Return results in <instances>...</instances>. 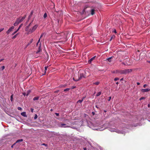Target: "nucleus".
Wrapping results in <instances>:
<instances>
[{
	"instance_id": "7ed1b4c3",
	"label": "nucleus",
	"mask_w": 150,
	"mask_h": 150,
	"mask_svg": "<svg viewBox=\"0 0 150 150\" xmlns=\"http://www.w3.org/2000/svg\"><path fill=\"white\" fill-rule=\"evenodd\" d=\"M38 25H35L32 28H30L28 31V33H30L33 32L37 28Z\"/></svg>"
},
{
	"instance_id": "37998d69",
	"label": "nucleus",
	"mask_w": 150,
	"mask_h": 150,
	"mask_svg": "<svg viewBox=\"0 0 150 150\" xmlns=\"http://www.w3.org/2000/svg\"><path fill=\"white\" fill-rule=\"evenodd\" d=\"M26 15H25L24 16H23L22 17L24 19H25V18H26Z\"/></svg>"
},
{
	"instance_id": "473e14b6",
	"label": "nucleus",
	"mask_w": 150,
	"mask_h": 150,
	"mask_svg": "<svg viewBox=\"0 0 150 150\" xmlns=\"http://www.w3.org/2000/svg\"><path fill=\"white\" fill-rule=\"evenodd\" d=\"M18 109L19 110H21L22 109V108L20 107H18Z\"/></svg>"
},
{
	"instance_id": "9d476101",
	"label": "nucleus",
	"mask_w": 150,
	"mask_h": 150,
	"mask_svg": "<svg viewBox=\"0 0 150 150\" xmlns=\"http://www.w3.org/2000/svg\"><path fill=\"white\" fill-rule=\"evenodd\" d=\"M115 73L122 74V70H116L115 71Z\"/></svg>"
},
{
	"instance_id": "393cba45",
	"label": "nucleus",
	"mask_w": 150,
	"mask_h": 150,
	"mask_svg": "<svg viewBox=\"0 0 150 150\" xmlns=\"http://www.w3.org/2000/svg\"><path fill=\"white\" fill-rule=\"evenodd\" d=\"M23 25V24H21L19 25L18 29H17V30H19L20 28Z\"/></svg>"
},
{
	"instance_id": "c9c22d12",
	"label": "nucleus",
	"mask_w": 150,
	"mask_h": 150,
	"mask_svg": "<svg viewBox=\"0 0 150 150\" xmlns=\"http://www.w3.org/2000/svg\"><path fill=\"white\" fill-rule=\"evenodd\" d=\"M144 99H145V98L144 97H142L141 98H140L139 100H142Z\"/></svg>"
},
{
	"instance_id": "4d7b16f0",
	"label": "nucleus",
	"mask_w": 150,
	"mask_h": 150,
	"mask_svg": "<svg viewBox=\"0 0 150 150\" xmlns=\"http://www.w3.org/2000/svg\"><path fill=\"white\" fill-rule=\"evenodd\" d=\"M111 97H109V100H110V99H111Z\"/></svg>"
},
{
	"instance_id": "2f4dec72",
	"label": "nucleus",
	"mask_w": 150,
	"mask_h": 150,
	"mask_svg": "<svg viewBox=\"0 0 150 150\" xmlns=\"http://www.w3.org/2000/svg\"><path fill=\"white\" fill-rule=\"evenodd\" d=\"M113 37H115V36L113 35V36H112V37H111L110 38V41H111V40H112V39L113 38Z\"/></svg>"
},
{
	"instance_id": "4468645a",
	"label": "nucleus",
	"mask_w": 150,
	"mask_h": 150,
	"mask_svg": "<svg viewBox=\"0 0 150 150\" xmlns=\"http://www.w3.org/2000/svg\"><path fill=\"white\" fill-rule=\"evenodd\" d=\"M113 57H109L107 59L108 61L110 62H111V59L113 58Z\"/></svg>"
},
{
	"instance_id": "aec40b11",
	"label": "nucleus",
	"mask_w": 150,
	"mask_h": 150,
	"mask_svg": "<svg viewBox=\"0 0 150 150\" xmlns=\"http://www.w3.org/2000/svg\"><path fill=\"white\" fill-rule=\"evenodd\" d=\"M101 91L99 92L96 95V96H99L101 94Z\"/></svg>"
},
{
	"instance_id": "5701e85b",
	"label": "nucleus",
	"mask_w": 150,
	"mask_h": 150,
	"mask_svg": "<svg viewBox=\"0 0 150 150\" xmlns=\"http://www.w3.org/2000/svg\"><path fill=\"white\" fill-rule=\"evenodd\" d=\"M99 83H100V82H98V81L93 83V84H95L96 85H98Z\"/></svg>"
},
{
	"instance_id": "0e129e2a",
	"label": "nucleus",
	"mask_w": 150,
	"mask_h": 150,
	"mask_svg": "<svg viewBox=\"0 0 150 150\" xmlns=\"http://www.w3.org/2000/svg\"><path fill=\"white\" fill-rule=\"evenodd\" d=\"M104 112H106V111L105 110H104Z\"/></svg>"
},
{
	"instance_id": "f8f14e48",
	"label": "nucleus",
	"mask_w": 150,
	"mask_h": 150,
	"mask_svg": "<svg viewBox=\"0 0 150 150\" xmlns=\"http://www.w3.org/2000/svg\"><path fill=\"white\" fill-rule=\"evenodd\" d=\"M40 45L39 47L38 50L37 51V52H36V54H38V53H39L41 51H42V49L41 48V46H40Z\"/></svg>"
},
{
	"instance_id": "58836bf2",
	"label": "nucleus",
	"mask_w": 150,
	"mask_h": 150,
	"mask_svg": "<svg viewBox=\"0 0 150 150\" xmlns=\"http://www.w3.org/2000/svg\"><path fill=\"white\" fill-rule=\"evenodd\" d=\"M147 86V85L146 84H145L143 86V87L144 88H146V86Z\"/></svg>"
},
{
	"instance_id": "b1692460",
	"label": "nucleus",
	"mask_w": 150,
	"mask_h": 150,
	"mask_svg": "<svg viewBox=\"0 0 150 150\" xmlns=\"http://www.w3.org/2000/svg\"><path fill=\"white\" fill-rule=\"evenodd\" d=\"M18 34H16V35H14L12 38V39H14L15 38L16 36H17V35H18Z\"/></svg>"
},
{
	"instance_id": "4be33fe9",
	"label": "nucleus",
	"mask_w": 150,
	"mask_h": 150,
	"mask_svg": "<svg viewBox=\"0 0 150 150\" xmlns=\"http://www.w3.org/2000/svg\"><path fill=\"white\" fill-rule=\"evenodd\" d=\"M13 95L12 94L11 96V98H10V100H11V102H12L13 100Z\"/></svg>"
},
{
	"instance_id": "e2e57ef3",
	"label": "nucleus",
	"mask_w": 150,
	"mask_h": 150,
	"mask_svg": "<svg viewBox=\"0 0 150 150\" xmlns=\"http://www.w3.org/2000/svg\"><path fill=\"white\" fill-rule=\"evenodd\" d=\"M39 43L37 42L36 44V45H38Z\"/></svg>"
},
{
	"instance_id": "680f3d73",
	"label": "nucleus",
	"mask_w": 150,
	"mask_h": 150,
	"mask_svg": "<svg viewBox=\"0 0 150 150\" xmlns=\"http://www.w3.org/2000/svg\"><path fill=\"white\" fill-rule=\"evenodd\" d=\"M122 64H123L125 65V64L124 62H122Z\"/></svg>"
},
{
	"instance_id": "5fc2aeb1",
	"label": "nucleus",
	"mask_w": 150,
	"mask_h": 150,
	"mask_svg": "<svg viewBox=\"0 0 150 150\" xmlns=\"http://www.w3.org/2000/svg\"><path fill=\"white\" fill-rule=\"evenodd\" d=\"M147 62L148 63H150V61H147Z\"/></svg>"
},
{
	"instance_id": "c756f323",
	"label": "nucleus",
	"mask_w": 150,
	"mask_h": 150,
	"mask_svg": "<svg viewBox=\"0 0 150 150\" xmlns=\"http://www.w3.org/2000/svg\"><path fill=\"white\" fill-rule=\"evenodd\" d=\"M119 79V78H118L116 77L114 79V80L115 81H116L118 80Z\"/></svg>"
},
{
	"instance_id": "7c9ffc66",
	"label": "nucleus",
	"mask_w": 150,
	"mask_h": 150,
	"mask_svg": "<svg viewBox=\"0 0 150 150\" xmlns=\"http://www.w3.org/2000/svg\"><path fill=\"white\" fill-rule=\"evenodd\" d=\"M18 30H17L16 31H15L12 34V35H14V34H15V33H16L18 31Z\"/></svg>"
},
{
	"instance_id": "dca6fc26",
	"label": "nucleus",
	"mask_w": 150,
	"mask_h": 150,
	"mask_svg": "<svg viewBox=\"0 0 150 150\" xmlns=\"http://www.w3.org/2000/svg\"><path fill=\"white\" fill-rule=\"evenodd\" d=\"M23 141V139H21L18 140L16 142H15L16 143H18L20 142H21Z\"/></svg>"
},
{
	"instance_id": "6ab92c4d",
	"label": "nucleus",
	"mask_w": 150,
	"mask_h": 150,
	"mask_svg": "<svg viewBox=\"0 0 150 150\" xmlns=\"http://www.w3.org/2000/svg\"><path fill=\"white\" fill-rule=\"evenodd\" d=\"M47 14L46 13H45L44 14L43 18H45L47 17Z\"/></svg>"
},
{
	"instance_id": "8fccbe9b",
	"label": "nucleus",
	"mask_w": 150,
	"mask_h": 150,
	"mask_svg": "<svg viewBox=\"0 0 150 150\" xmlns=\"http://www.w3.org/2000/svg\"><path fill=\"white\" fill-rule=\"evenodd\" d=\"M148 107L149 108L150 107V104H148Z\"/></svg>"
},
{
	"instance_id": "f704fd0d",
	"label": "nucleus",
	"mask_w": 150,
	"mask_h": 150,
	"mask_svg": "<svg viewBox=\"0 0 150 150\" xmlns=\"http://www.w3.org/2000/svg\"><path fill=\"white\" fill-rule=\"evenodd\" d=\"M4 30V28H1L0 29V33L2 31Z\"/></svg>"
},
{
	"instance_id": "39448f33",
	"label": "nucleus",
	"mask_w": 150,
	"mask_h": 150,
	"mask_svg": "<svg viewBox=\"0 0 150 150\" xmlns=\"http://www.w3.org/2000/svg\"><path fill=\"white\" fill-rule=\"evenodd\" d=\"M21 22L20 20L18 18L17 19L16 22L14 23L13 25L14 26H16Z\"/></svg>"
},
{
	"instance_id": "774afa93",
	"label": "nucleus",
	"mask_w": 150,
	"mask_h": 150,
	"mask_svg": "<svg viewBox=\"0 0 150 150\" xmlns=\"http://www.w3.org/2000/svg\"><path fill=\"white\" fill-rule=\"evenodd\" d=\"M64 85H63L62 86V87H64Z\"/></svg>"
},
{
	"instance_id": "72a5a7b5",
	"label": "nucleus",
	"mask_w": 150,
	"mask_h": 150,
	"mask_svg": "<svg viewBox=\"0 0 150 150\" xmlns=\"http://www.w3.org/2000/svg\"><path fill=\"white\" fill-rule=\"evenodd\" d=\"M37 117H38L37 115L36 114H35V117H34V119H37Z\"/></svg>"
},
{
	"instance_id": "de8ad7c7",
	"label": "nucleus",
	"mask_w": 150,
	"mask_h": 150,
	"mask_svg": "<svg viewBox=\"0 0 150 150\" xmlns=\"http://www.w3.org/2000/svg\"><path fill=\"white\" fill-rule=\"evenodd\" d=\"M137 84L138 85H139L140 84V83L139 82H137Z\"/></svg>"
},
{
	"instance_id": "1a4fd4ad",
	"label": "nucleus",
	"mask_w": 150,
	"mask_h": 150,
	"mask_svg": "<svg viewBox=\"0 0 150 150\" xmlns=\"http://www.w3.org/2000/svg\"><path fill=\"white\" fill-rule=\"evenodd\" d=\"M141 91L143 92H147L149 91H150V89H143L141 90Z\"/></svg>"
},
{
	"instance_id": "a19ab883",
	"label": "nucleus",
	"mask_w": 150,
	"mask_h": 150,
	"mask_svg": "<svg viewBox=\"0 0 150 150\" xmlns=\"http://www.w3.org/2000/svg\"><path fill=\"white\" fill-rule=\"evenodd\" d=\"M55 114L57 116H58L59 115V113H55Z\"/></svg>"
},
{
	"instance_id": "09e8293b",
	"label": "nucleus",
	"mask_w": 150,
	"mask_h": 150,
	"mask_svg": "<svg viewBox=\"0 0 150 150\" xmlns=\"http://www.w3.org/2000/svg\"><path fill=\"white\" fill-rule=\"evenodd\" d=\"M83 149L84 150H86L87 149L86 148V147L84 148Z\"/></svg>"
},
{
	"instance_id": "ea45409f",
	"label": "nucleus",
	"mask_w": 150,
	"mask_h": 150,
	"mask_svg": "<svg viewBox=\"0 0 150 150\" xmlns=\"http://www.w3.org/2000/svg\"><path fill=\"white\" fill-rule=\"evenodd\" d=\"M30 110H31V112H33V110H34L33 109V108H31L30 109Z\"/></svg>"
},
{
	"instance_id": "423d86ee",
	"label": "nucleus",
	"mask_w": 150,
	"mask_h": 150,
	"mask_svg": "<svg viewBox=\"0 0 150 150\" xmlns=\"http://www.w3.org/2000/svg\"><path fill=\"white\" fill-rule=\"evenodd\" d=\"M14 28V27L13 26L9 28L8 30L6 32V33L7 34H9L10 32Z\"/></svg>"
},
{
	"instance_id": "9b49d317",
	"label": "nucleus",
	"mask_w": 150,
	"mask_h": 150,
	"mask_svg": "<svg viewBox=\"0 0 150 150\" xmlns=\"http://www.w3.org/2000/svg\"><path fill=\"white\" fill-rule=\"evenodd\" d=\"M95 56H94V57H92L90 59H89L88 61V63H89L90 64L91 63V62L95 59Z\"/></svg>"
},
{
	"instance_id": "c03bdc74",
	"label": "nucleus",
	"mask_w": 150,
	"mask_h": 150,
	"mask_svg": "<svg viewBox=\"0 0 150 150\" xmlns=\"http://www.w3.org/2000/svg\"><path fill=\"white\" fill-rule=\"evenodd\" d=\"M4 60V59H0V62H1V61H3Z\"/></svg>"
},
{
	"instance_id": "bb28decb",
	"label": "nucleus",
	"mask_w": 150,
	"mask_h": 150,
	"mask_svg": "<svg viewBox=\"0 0 150 150\" xmlns=\"http://www.w3.org/2000/svg\"><path fill=\"white\" fill-rule=\"evenodd\" d=\"M33 39H31V41L30 42V43H28V44L27 45V47L30 44L33 42Z\"/></svg>"
},
{
	"instance_id": "603ef678",
	"label": "nucleus",
	"mask_w": 150,
	"mask_h": 150,
	"mask_svg": "<svg viewBox=\"0 0 150 150\" xmlns=\"http://www.w3.org/2000/svg\"><path fill=\"white\" fill-rule=\"evenodd\" d=\"M59 92V91H55L54 92V93H58V92Z\"/></svg>"
},
{
	"instance_id": "f03ea898",
	"label": "nucleus",
	"mask_w": 150,
	"mask_h": 150,
	"mask_svg": "<svg viewBox=\"0 0 150 150\" xmlns=\"http://www.w3.org/2000/svg\"><path fill=\"white\" fill-rule=\"evenodd\" d=\"M132 71V70L131 69H127L122 70V74L125 75L131 72Z\"/></svg>"
},
{
	"instance_id": "2eb2a0df",
	"label": "nucleus",
	"mask_w": 150,
	"mask_h": 150,
	"mask_svg": "<svg viewBox=\"0 0 150 150\" xmlns=\"http://www.w3.org/2000/svg\"><path fill=\"white\" fill-rule=\"evenodd\" d=\"M39 97H35L33 98V100H38L39 99Z\"/></svg>"
},
{
	"instance_id": "69168bd1",
	"label": "nucleus",
	"mask_w": 150,
	"mask_h": 150,
	"mask_svg": "<svg viewBox=\"0 0 150 150\" xmlns=\"http://www.w3.org/2000/svg\"><path fill=\"white\" fill-rule=\"evenodd\" d=\"M139 52V50H138L137 51V52Z\"/></svg>"
},
{
	"instance_id": "6e6552de",
	"label": "nucleus",
	"mask_w": 150,
	"mask_h": 150,
	"mask_svg": "<svg viewBox=\"0 0 150 150\" xmlns=\"http://www.w3.org/2000/svg\"><path fill=\"white\" fill-rule=\"evenodd\" d=\"M33 13V11H31V12L30 13V14L29 15V16H28V20L27 22H28L29 21V20L31 18L32 16Z\"/></svg>"
},
{
	"instance_id": "79ce46f5",
	"label": "nucleus",
	"mask_w": 150,
	"mask_h": 150,
	"mask_svg": "<svg viewBox=\"0 0 150 150\" xmlns=\"http://www.w3.org/2000/svg\"><path fill=\"white\" fill-rule=\"evenodd\" d=\"M42 145H45V146H47V144H44V143L43 144H42Z\"/></svg>"
},
{
	"instance_id": "0eeeda50",
	"label": "nucleus",
	"mask_w": 150,
	"mask_h": 150,
	"mask_svg": "<svg viewBox=\"0 0 150 150\" xmlns=\"http://www.w3.org/2000/svg\"><path fill=\"white\" fill-rule=\"evenodd\" d=\"M59 126L61 127H69L70 126H66V125L65 124H62V123H61Z\"/></svg>"
},
{
	"instance_id": "a18cd8bd",
	"label": "nucleus",
	"mask_w": 150,
	"mask_h": 150,
	"mask_svg": "<svg viewBox=\"0 0 150 150\" xmlns=\"http://www.w3.org/2000/svg\"><path fill=\"white\" fill-rule=\"evenodd\" d=\"M43 35V34H42L41 35V36H40V38H41V37H42Z\"/></svg>"
},
{
	"instance_id": "3c124183",
	"label": "nucleus",
	"mask_w": 150,
	"mask_h": 150,
	"mask_svg": "<svg viewBox=\"0 0 150 150\" xmlns=\"http://www.w3.org/2000/svg\"><path fill=\"white\" fill-rule=\"evenodd\" d=\"M92 114L93 115H95V113L94 112H92Z\"/></svg>"
},
{
	"instance_id": "412c9836",
	"label": "nucleus",
	"mask_w": 150,
	"mask_h": 150,
	"mask_svg": "<svg viewBox=\"0 0 150 150\" xmlns=\"http://www.w3.org/2000/svg\"><path fill=\"white\" fill-rule=\"evenodd\" d=\"M19 19L20 20V21L21 22H22L24 19L23 17H22L21 18V17H20L19 18Z\"/></svg>"
},
{
	"instance_id": "052dcab7",
	"label": "nucleus",
	"mask_w": 150,
	"mask_h": 150,
	"mask_svg": "<svg viewBox=\"0 0 150 150\" xmlns=\"http://www.w3.org/2000/svg\"><path fill=\"white\" fill-rule=\"evenodd\" d=\"M96 108H98V106H97V105H96Z\"/></svg>"
},
{
	"instance_id": "a211bd4d",
	"label": "nucleus",
	"mask_w": 150,
	"mask_h": 150,
	"mask_svg": "<svg viewBox=\"0 0 150 150\" xmlns=\"http://www.w3.org/2000/svg\"><path fill=\"white\" fill-rule=\"evenodd\" d=\"M85 98V97H83L82 99V100H79L77 102V103H81L83 101V99Z\"/></svg>"
},
{
	"instance_id": "20e7f679",
	"label": "nucleus",
	"mask_w": 150,
	"mask_h": 150,
	"mask_svg": "<svg viewBox=\"0 0 150 150\" xmlns=\"http://www.w3.org/2000/svg\"><path fill=\"white\" fill-rule=\"evenodd\" d=\"M96 11L94 8H91L90 10L91 14V15H93L95 13V11Z\"/></svg>"
},
{
	"instance_id": "4c0bfd02",
	"label": "nucleus",
	"mask_w": 150,
	"mask_h": 150,
	"mask_svg": "<svg viewBox=\"0 0 150 150\" xmlns=\"http://www.w3.org/2000/svg\"><path fill=\"white\" fill-rule=\"evenodd\" d=\"M16 143H14V144H13L11 146V147L13 148V146L16 144Z\"/></svg>"
},
{
	"instance_id": "338daca9",
	"label": "nucleus",
	"mask_w": 150,
	"mask_h": 150,
	"mask_svg": "<svg viewBox=\"0 0 150 150\" xmlns=\"http://www.w3.org/2000/svg\"><path fill=\"white\" fill-rule=\"evenodd\" d=\"M50 111H52V109H51V110H50Z\"/></svg>"
},
{
	"instance_id": "6e6d98bb",
	"label": "nucleus",
	"mask_w": 150,
	"mask_h": 150,
	"mask_svg": "<svg viewBox=\"0 0 150 150\" xmlns=\"http://www.w3.org/2000/svg\"><path fill=\"white\" fill-rule=\"evenodd\" d=\"M64 120L65 121H68V120L67 119H65Z\"/></svg>"
},
{
	"instance_id": "49530a36",
	"label": "nucleus",
	"mask_w": 150,
	"mask_h": 150,
	"mask_svg": "<svg viewBox=\"0 0 150 150\" xmlns=\"http://www.w3.org/2000/svg\"><path fill=\"white\" fill-rule=\"evenodd\" d=\"M40 38L39 39V40H38V41L37 42L39 43V42H40Z\"/></svg>"
},
{
	"instance_id": "cd10ccee",
	"label": "nucleus",
	"mask_w": 150,
	"mask_h": 150,
	"mask_svg": "<svg viewBox=\"0 0 150 150\" xmlns=\"http://www.w3.org/2000/svg\"><path fill=\"white\" fill-rule=\"evenodd\" d=\"M5 69V66H2L1 68V69L2 70H4Z\"/></svg>"
},
{
	"instance_id": "c85d7f7f",
	"label": "nucleus",
	"mask_w": 150,
	"mask_h": 150,
	"mask_svg": "<svg viewBox=\"0 0 150 150\" xmlns=\"http://www.w3.org/2000/svg\"><path fill=\"white\" fill-rule=\"evenodd\" d=\"M48 67H45V73L46 72V71Z\"/></svg>"
},
{
	"instance_id": "f3484780",
	"label": "nucleus",
	"mask_w": 150,
	"mask_h": 150,
	"mask_svg": "<svg viewBox=\"0 0 150 150\" xmlns=\"http://www.w3.org/2000/svg\"><path fill=\"white\" fill-rule=\"evenodd\" d=\"M32 23V22L31 23H30L29 24V25H28V26H27V27L25 29V30H26V31H28V28H29V27H30V25H31V24Z\"/></svg>"
},
{
	"instance_id": "13d9d810",
	"label": "nucleus",
	"mask_w": 150,
	"mask_h": 150,
	"mask_svg": "<svg viewBox=\"0 0 150 150\" xmlns=\"http://www.w3.org/2000/svg\"><path fill=\"white\" fill-rule=\"evenodd\" d=\"M75 88V86H73V87H72V89H73V88Z\"/></svg>"
},
{
	"instance_id": "e433bc0d",
	"label": "nucleus",
	"mask_w": 150,
	"mask_h": 150,
	"mask_svg": "<svg viewBox=\"0 0 150 150\" xmlns=\"http://www.w3.org/2000/svg\"><path fill=\"white\" fill-rule=\"evenodd\" d=\"M113 32L114 33H116V30L115 29H114L113 31Z\"/></svg>"
},
{
	"instance_id": "f257e3e1",
	"label": "nucleus",
	"mask_w": 150,
	"mask_h": 150,
	"mask_svg": "<svg viewBox=\"0 0 150 150\" xmlns=\"http://www.w3.org/2000/svg\"><path fill=\"white\" fill-rule=\"evenodd\" d=\"M85 74L86 73L85 72H84L83 73H80L79 75L78 79H75L74 78H73V80L75 81H77L83 78H85L86 77Z\"/></svg>"
},
{
	"instance_id": "bf43d9fd",
	"label": "nucleus",
	"mask_w": 150,
	"mask_h": 150,
	"mask_svg": "<svg viewBox=\"0 0 150 150\" xmlns=\"http://www.w3.org/2000/svg\"><path fill=\"white\" fill-rule=\"evenodd\" d=\"M123 80V78H122L120 80L121 81L122 80Z\"/></svg>"
},
{
	"instance_id": "864d4df0",
	"label": "nucleus",
	"mask_w": 150,
	"mask_h": 150,
	"mask_svg": "<svg viewBox=\"0 0 150 150\" xmlns=\"http://www.w3.org/2000/svg\"><path fill=\"white\" fill-rule=\"evenodd\" d=\"M119 82H117L116 83V84H117V85H118V84H119Z\"/></svg>"
},
{
	"instance_id": "a878e982",
	"label": "nucleus",
	"mask_w": 150,
	"mask_h": 150,
	"mask_svg": "<svg viewBox=\"0 0 150 150\" xmlns=\"http://www.w3.org/2000/svg\"><path fill=\"white\" fill-rule=\"evenodd\" d=\"M69 90H70V88H67L64 89V91H69Z\"/></svg>"
},
{
	"instance_id": "ddd939ff",
	"label": "nucleus",
	"mask_w": 150,
	"mask_h": 150,
	"mask_svg": "<svg viewBox=\"0 0 150 150\" xmlns=\"http://www.w3.org/2000/svg\"><path fill=\"white\" fill-rule=\"evenodd\" d=\"M21 114L22 116L24 117H27L26 113L25 112H23L21 113Z\"/></svg>"
}]
</instances>
